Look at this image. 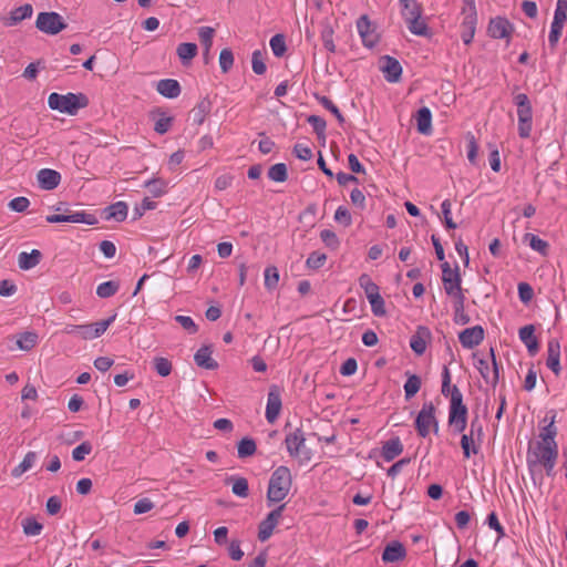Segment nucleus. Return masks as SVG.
<instances>
[{"label": "nucleus", "mask_w": 567, "mask_h": 567, "mask_svg": "<svg viewBox=\"0 0 567 567\" xmlns=\"http://www.w3.org/2000/svg\"><path fill=\"white\" fill-rule=\"evenodd\" d=\"M558 458V444H546L530 441L526 453V463L532 477L542 474L544 470L549 477L555 476Z\"/></svg>", "instance_id": "1"}, {"label": "nucleus", "mask_w": 567, "mask_h": 567, "mask_svg": "<svg viewBox=\"0 0 567 567\" xmlns=\"http://www.w3.org/2000/svg\"><path fill=\"white\" fill-rule=\"evenodd\" d=\"M292 486V475L289 467L285 465L278 466L271 474L268 489L267 501L270 504L279 503L286 498Z\"/></svg>", "instance_id": "2"}, {"label": "nucleus", "mask_w": 567, "mask_h": 567, "mask_svg": "<svg viewBox=\"0 0 567 567\" xmlns=\"http://www.w3.org/2000/svg\"><path fill=\"white\" fill-rule=\"evenodd\" d=\"M48 105L51 110L75 115L79 110L89 105V99L83 93L59 94L53 92L48 97Z\"/></svg>", "instance_id": "3"}, {"label": "nucleus", "mask_w": 567, "mask_h": 567, "mask_svg": "<svg viewBox=\"0 0 567 567\" xmlns=\"http://www.w3.org/2000/svg\"><path fill=\"white\" fill-rule=\"evenodd\" d=\"M449 424L455 433H463L467 425V408L463 403V394L453 385L449 411Z\"/></svg>", "instance_id": "4"}, {"label": "nucleus", "mask_w": 567, "mask_h": 567, "mask_svg": "<svg viewBox=\"0 0 567 567\" xmlns=\"http://www.w3.org/2000/svg\"><path fill=\"white\" fill-rule=\"evenodd\" d=\"M517 107L518 135L522 138L530 136L533 128V107L529 97L525 93H517L513 97Z\"/></svg>", "instance_id": "5"}, {"label": "nucleus", "mask_w": 567, "mask_h": 567, "mask_svg": "<svg viewBox=\"0 0 567 567\" xmlns=\"http://www.w3.org/2000/svg\"><path fill=\"white\" fill-rule=\"evenodd\" d=\"M115 320V316L107 319L85 324H66L63 329L65 334L79 336L83 340H92L101 337L111 323Z\"/></svg>", "instance_id": "6"}, {"label": "nucleus", "mask_w": 567, "mask_h": 567, "mask_svg": "<svg viewBox=\"0 0 567 567\" xmlns=\"http://www.w3.org/2000/svg\"><path fill=\"white\" fill-rule=\"evenodd\" d=\"M285 444L288 454L298 458L301 464L311 460V451L306 447L305 433L300 427H296L286 435Z\"/></svg>", "instance_id": "7"}, {"label": "nucleus", "mask_w": 567, "mask_h": 567, "mask_svg": "<svg viewBox=\"0 0 567 567\" xmlns=\"http://www.w3.org/2000/svg\"><path fill=\"white\" fill-rule=\"evenodd\" d=\"M431 427H433L434 432L437 433L439 423L435 417V408L432 402H424L416 416L415 429L421 437H426Z\"/></svg>", "instance_id": "8"}, {"label": "nucleus", "mask_w": 567, "mask_h": 567, "mask_svg": "<svg viewBox=\"0 0 567 567\" xmlns=\"http://www.w3.org/2000/svg\"><path fill=\"white\" fill-rule=\"evenodd\" d=\"M35 27L43 33L54 35L64 30L66 24L56 12H40L35 21Z\"/></svg>", "instance_id": "9"}, {"label": "nucleus", "mask_w": 567, "mask_h": 567, "mask_svg": "<svg viewBox=\"0 0 567 567\" xmlns=\"http://www.w3.org/2000/svg\"><path fill=\"white\" fill-rule=\"evenodd\" d=\"M489 353L492 357V369L489 368V363L485 359H476L475 367L478 370L480 374L484 379L487 384H491L495 388L499 380V370L498 364L495 359L494 349H489Z\"/></svg>", "instance_id": "10"}, {"label": "nucleus", "mask_w": 567, "mask_h": 567, "mask_svg": "<svg viewBox=\"0 0 567 567\" xmlns=\"http://www.w3.org/2000/svg\"><path fill=\"white\" fill-rule=\"evenodd\" d=\"M47 221L50 224L58 223H74V224H86V225H95L97 224V218L93 214L81 212H70V215L54 214L48 215Z\"/></svg>", "instance_id": "11"}, {"label": "nucleus", "mask_w": 567, "mask_h": 567, "mask_svg": "<svg viewBox=\"0 0 567 567\" xmlns=\"http://www.w3.org/2000/svg\"><path fill=\"white\" fill-rule=\"evenodd\" d=\"M286 507V504H281L274 511H271L264 520L259 524L258 530V539L260 542H266L270 538L274 533L275 527L278 525L279 519L282 516V512Z\"/></svg>", "instance_id": "12"}, {"label": "nucleus", "mask_w": 567, "mask_h": 567, "mask_svg": "<svg viewBox=\"0 0 567 567\" xmlns=\"http://www.w3.org/2000/svg\"><path fill=\"white\" fill-rule=\"evenodd\" d=\"M442 268V282L444 290L447 293H452L455 290L462 288V278L460 274V268L456 265L454 269L451 268L447 261H444L441 265Z\"/></svg>", "instance_id": "13"}, {"label": "nucleus", "mask_w": 567, "mask_h": 567, "mask_svg": "<svg viewBox=\"0 0 567 567\" xmlns=\"http://www.w3.org/2000/svg\"><path fill=\"white\" fill-rule=\"evenodd\" d=\"M458 340L463 348L473 349L484 340V329L482 326L466 328L458 333Z\"/></svg>", "instance_id": "14"}, {"label": "nucleus", "mask_w": 567, "mask_h": 567, "mask_svg": "<svg viewBox=\"0 0 567 567\" xmlns=\"http://www.w3.org/2000/svg\"><path fill=\"white\" fill-rule=\"evenodd\" d=\"M431 339V331L427 327L419 326L415 333L410 339V347L415 354L422 355L425 350L429 340Z\"/></svg>", "instance_id": "15"}, {"label": "nucleus", "mask_w": 567, "mask_h": 567, "mask_svg": "<svg viewBox=\"0 0 567 567\" xmlns=\"http://www.w3.org/2000/svg\"><path fill=\"white\" fill-rule=\"evenodd\" d=\"M281 410V396L277 386H272L268 393L266 419L269 423H274Z\"/></svg>", "instance_id": "16"}, {"label": "nucleus", "mask_w": 567, "mask_h": 567, "mask_svg": "<svg viewBox=\"0 0 567 567\" xmlns=\"http://www.w3.org/2000/svg\"><path fill=\"white\" fill-rule=\"evenodd\" d=\"M487 31L494 39H505L509 38L513 27L507 19L496 17L489 21Z\"/></svg>", "instance_id": "17"}, {"label": "nucleus", "mask_w": 567, "mask_h": 567, "mask_svg": "<svg viewBox=\"0 0 567 567\" xmlns=\"http://www.w3.org/2000/svg\"><path fill=\"white\" fill-rule=\"evenodd\" d=\"M37 179L42 189L52 190L59 186L61 175L54 169L42 168L38 172Z\"/></svg>", "instance_id": "18"}, {"label": "nucleus", "mask_w": 567, "mask_h": 567, "mask_svg": "<svg viewBox=\"0 0 567 567\" xmlns=\"http://www.w3.org/2000/svg\"><path fill=\"white\" fill-rule=\"evenodd\" d=\"M382 60L383 64L381 65V70L386 81L392 83L398 82L402 74V66L399 61L389 55L383 56Z\"/></svg>", "instance_id": "19"}, {"label": "nucleus", "mask_w": 567, "mask_h": 567, "mask_svg": "<svg viewBox=\"0 0 567 567\" xmlns=\"http://www.w3.org/2000/svg\"><path fill=\"white\" fill-rule=\"evenodd\" d=\"M357 29L365 47L372 48L377 41V35L367 16H361L357 21Z\"/></svg>", "instance_id": "20"}, {"label": "nucleus", "mask_w": 567, "mask_h": 567, "mask_svg": "<svg viewBox=\"0 0 567 567\" xmlns=\"http://www.w3.org/2000/svg\"><path fill=\"white\" fill-rule=\"evenodd\" d=\"M546 365L556 374L560 373V344L556 339L549 340L547 344Z\"/></svg>", "instance_id": "21"}, {"label": "nucleus", "mask_w": 567, "mask_h": 567, "mask_svg": "<svg viewBox=\"0 0 567 567\" xmlns=\"http://www.w3.org/2000/svg\"><path fill=\"white\" fill-rule=\"evenodd\" d=\"M212 353H213V349L210 346H203L200 347L195 355H194V361L195 363L200 367V368H204L206 370H215L218 368V363L216 360H214L212 358Z\"/></svg>", "instance_id": "22"}, {"label": "nucleus", "mask_w": 567, "mask_h": 567, "mask_svg": "<svg viewBox=\"0 0 567 567\" xmlns=\"http://www.w3.org/2000/svg\"><path fill=\"white\" fill-rule=\"evenodd\" d=\"M518 336L520 341L527 347L530 355H535L539 349L537 338L535 336V328L533 324L524 326L519 329Z\"/></svg>", "instance_id": "23"}, {"label": "nucleus", "mask_w": 567, "mask_h": 567, "mask_svg": "<svg viewBox=\"0 0 567 567\" xmlns=\"http://www.w3.org/2000/svg\"><path fill=\"white\" fill-rule=\"evenodd\" d=\"M403 452V444L400 437L395 436L385 441L382 445L381 455L384 461L391 462Z\"/></svg>", "instance_id": "24"}, {"label": "nucleus", "mask_w": 567, "mask_h": 567, "mask_svg": "<svg viewBox=\"0 0 567 567\" xmlns=\"http://www.w3.org/2000/svg\"><path fill=\"white\" fill-rule=\"evenodd\" d=\"M416 128L423 135H431L432 128V113L426 106L421 107L415 115Z\"/></svg>", "instance_id": "25"}, {"label": "nucleus", "mask_w": 567, "mask_h": 567, "mask_svg": "<svg viewBox=\"0 0 567 567\" xmlns=\"http://www.w3.org/2000/svg\"><path fill=\"white\" fill-rule=\"evenodd\" d=\"M464 20L462 22L461 38L464 44H470L473 41L476 27V11H467L464 13Z\"/></svg>", "instance_id": "26"}, {"label": "nucleus", "mask_w": 567, "mask_h": 567, "mask_svg": "<svg viewBox=\"0 0 567 567\" xmlns=\"http://www.w3.org/2000/svg\"><path fill=\"white\" fill-rule=\"evenodd\" d=\"M406 555L404 546L400 542H392L385 546L382 553L384 563H395L402 560Z\"/></svg>", "instance_id": "27"}, {"label": "nucleus", "mask_w": 567, "mask_h": 567, "mask_svg": "<svg viewBox=\"0 0 567 567\" xmlns=\"http://www.w3.org/2000/svg\"><path fill=\"white\" fill-rule=\"evenodd\" d=\"M156 90L161 95L167 99L177 97L182 91L178 81L174 79L159 80L156 84Z\"/></svg>", "instance_id": "28"}, {"label": "nucleus", "mask_w": 567, "mask_h": 567, "mask_svg": "<svg viewBox=\"0 0 567 567\" xmlns=\"http://www.w3.org/2000/svg\"><path fill=\"white\" fill-rule=\"evenodd\" d=\"M42 259V252L38 249H32L31 252L22 251L18 256V265L22 270H30L37 267Z\"/></svg>", "instance_id": "29"}, {"label": "nucleus", "mask_w": 567, "mask_h": 567, "mask_svg": "<svg viewBox=\"0 0 567 567\" xmlns=\"http://www.w3.org/2000/svg\"><path fill=\"white\" fill-rule=\"evenodd\" d=\"M152 116L155 118L154 131L156 133L163 135L171 130L174 121L173 116L167 115L161 110L153 112Z\"/></svg>", "instance_id": "30"}, {"label": "nucleus", "mask_w": 567, "mask_h": 567, "mask_svg": "<svg viewBox=\"0 0 567 567\" xmlns=\"http://www.w3.org/2000/svg\"><path fill=\"white\" fill-rule=\"evenodd\" d=\"M557 427L555 426V414L551 416L549 422L540 427L538 439L535 442L546 443V444H557Z\"/></svg>", "instance_id": "31"}, {"label": "nucleus", "mask_w": 567, "mask_h": 567, "mask_svg": "<svg viewBox=\"0 0 567 567\" xmlns=\"http://www.w3.org/2000/svg\"><path fill=\"white\" fill-rule=\"evenodd\" d=\"M399 2L402 6V17L405 22L421 18L422 8L416 0H399Z\"/></svg>", "instance_id": "32"}, {"label": "nucleus", "mask_w": 567, "mask_h": 567, "mask_svg": "<svg viewBox=\"0 0 567 567\" xmlns=\"http://www.w3.org/2000/svg\"><path fill=\"white\" fill-rule=\"evenodd\" d=\"M127 205L124 202H117L105 209V218L123 221L127 216Z\"/></svg>", "instance_id": "33"}, {"label": "nucleus", "mask_w": 567, "mask_h": 567, "mask_svg": "<svg viewBox=\"0 0 567 567\" xmlns=\"http://www.w3.org/2000/svg\"><path fill=\"white\" fill-rule=\"evenodd\" d=\"M197 51V45L190 42L181 43L176 49V53L184 65L196 56Z\"/></svg>", "instance_id": "34"}, {"label": "nucleus", "mask_w": 567, "mask_h": 567, "mask_svg": "<svg viewBox=\"0 0 567 567\" xmlns=\"http://www.w3.org/2000/svg\"><path fill=\"white\" fill-rule=\"evenodd\" d=\"M226 483H231V492L238 497H247L249 494L248 481L245 477L230 476Z\"/></svg>", "instance_id": "35"}, {"label": "nucleus", "mask_w": 567, "mask_h": 567, "mask_svg": "<svg viewBox=\"0 0 567 567\" xmlns=\"http://www.w3.org/2000/svg\"><path fill=\"white\" fill-rule=\"evenodd\" d=\"M32 13H33V8L29 3L23 4L19 8H16L14 10H12L10 12V18H9V21L7 24L16 25L19 22H21L22 20L30 18L32 16Z\"/></svg>", "instance_id": "36"}, {"label": "nucleus", "mask_w": 567, "mask_h": 567, "mask_svg": "<svg viewBox=\"0 0 567 567\" xmlns=\"http://www.w3.org/2000/svg\"><path fill=\"white\" fill-rule=\"evenodd\" d=\"M37 458H38V455L35 452H32V451L28 452L24 455L22 462L12 470L11 475L13 477L21 476L23 473L29 471L34 465Z\"/></svg>", "instance_id": "37"}, {"label": "nucleus", "mask_w": 567, "mask_h": 567, "mask_svg": "<svg viewBox=\"0 0 567 567\" xmlns=\"http://www.w3.org/2000/svg\"><path fill=\"white\" fill-rule=\"evenodd\" d=\"M480 445L473 436L470 434H463L461 439V447L463 450V454L465 458H470L472 454H477L480 451Z\"/></svg>", "instance_id": "38"}, {"label": "nucleus", "mask_w": 567, "mask_h": 567, "mask_svg": "<svg viewBox=\"0 0 567 567\" xmlns=\"http://www.w3.org/2000/svg\"><path fill=\"white\" fill-rule=\"evenodd\" d=\"M523 239L525 243H528L529 247L533 250L542 254L543 256L547 255L548 247H549L547 241L543 240L538 236L530 234V233L525 234Z\"/></svg>", "instance_id": "39"}, {"label": "nucleus", "mask_w": 567, "mask_h": 567, "mask_svg": "<svg viewBox=\"0 0 567 567\" xmlns=\"http://www.w3.org/2000/svg\"><path fill=\"white\" fill-rule=\"evenodd\" d=\"M408 379L404 383L405 400H411L421 389V378L416 374L406 373Z\"/></svg>", "instance_id": "40"}, {"label": "nucleus", "mask_w": 567, "mask_h": 567, "mask_svg": "<svg viewBox=\"0 0 567 567\" xmlns=\"http://www.w3.org/2000/svg\"><path fill=\"white\" fill-rule=\"evenodd\" d=\"M38 343V334L35 332L27 331L18 336L17 347L20 350L29 351Z\"/></svg>", "instance_id": "41"}, {"label": "nucleus", "mask_w": 567, "mask_h": 567, "mask_svg": "<svg viewBox=\"0 0 567 567\" xmlns=\"http://www.w3.org/2000/svg\"><path fill=\"white\" fill-rule=\"evenodd\" d=\"M256 442L250 437H244L239 441L237 446V453L239 458H246L252 456L256 453Z\"/></svg>", "instance_id": "42"}, {"label": "nucleus", "mask_w": 567, "mask_h": 567, "mask_svg": "<svg viewBox=\"0 0 567 567\" xmlns=\"http://www.w3.org/2000/svg\"><path fill=\"white\" fill-rule=\"evenodd\" d=\"M359 285L364 290L368 300L380 293L379 286L373 282L370 276L367 274H363L359 277Z\"/></svg>", "instance_id": "43"}, {"label": "nucleus", "mask_w": 567, "mask_h": 567, "mask_svg": "<svg viewBox=\"0 0 567 567\" xmlns=\"http://www.w3.org/2000/svg\"><path fill=\"white\" fill-rule=\"evenodd\" d=\"M268 178L274 182H285L288 178L287 166L284 163H277L268 169Z\"/></svg>", "instance_id": "44"}, {"label": "nucleus", "mask_w": 567, "mask_h": 567, "mask_svg": "<svg viewBox=\"0 0 567 567\" xmlns=\"http://www.w3.org/2000/svg\"><path fill=\"white\" fill-rule=\"evenodd\" d=\"M408 29L411 33L420 37L430 35L429 27L421 18H414L406 22Z\"/></svg>", "instance_id": "45"}, {"label": "nucleus", "mask_w": 567, "mask_h": 567, "mask_svg": "<svg viewBox=\"0 0 567 567\" xmlns=\"http://www.w3.org/2000/svg\"><path fill=\"white\" fill-rule=\"evenodd\" d=\"M23 533L27 536H38L43 529V525L33 517H27L22 520Z\"/></svg>", "instance_id": "46"}, {"label": "nucleus", "mask_w": 567, "mask_h": 567, "mask_svg": "<svg viewBox=\"0 0 567 567\" xmlns=\"http://www.w3.org/2000/svg\"><path fill=\"white\" fill-rule=\"evenodd\" d=\"M307 122L312 126L313 132L317 134L318 138L326 140L327 123L324 118L318 115H310L308 116Z\"/></svg>", "instance_id": "47"}, {"label": "nucleus", "mask_w": 567, "mask_h": 567, "mask_svg": "<svg viewBox=\"0 0 567 567\" xmlns=\"http://www.w3.org/2000/svg\"><path fill=\"white\" fill-rule=\"evenodd\" d=\"M118 288H120L118 282L112 281V280L105 281L97 286L96 295L100 298H110L117 292Z\"/></svg>", "instance_id": "48"}, {"label": "nucleus", "mask_w": 567, "mask_h": 567, "mask_svg": "<svg viewBox=\"0 0 567 567\" xmlns=\"http://www.w3.org/2000/svg\"><path fill=\"white\" fill-rule=\"evenodd\" d=\"M153 365L157 374L161 377H168L173 368L171 361L163 357L154 358Z\"/></svg>", "instance_id": "49"}, {"label": "nucleus", "mask_w": 567, "mask_h": 567, "mask_svg": "<svg viewBox=\"0 0 567 567\" xmlns=\"http://www.w3.org/2000/svg\"><path fill=\"white\" fill-rule=\"evenodd\" d=\"M265 287L268 290H272L278 286L279 282V272L277 267L269 266L265 269Z\"/></svg>", "instance_id": "50"}, {"label": "nucleus", "mask_w": 567, "mask_h": 567, "mask_svg": "<svg viewBox=\"0 0 567 567\" xmlns=\"http://www.w3.org/2000/svg\"><path fill=\"white\" fill-rule=\"evenodd\" d=\"M270 48L275 56H282L287 50L285 37L282 34H275L270 39Z\"/></svg>", "instance_id": "51"}, {"label": "nucleus", "mask_w": 567, "mask_h": 567, "mask_svg": "<svg viewBox=\"0 0 567 567\" xmlns=\"http://www.w3.org/2000/svg\"><path fill=\"white\" fill-rule=\"evenodd\" d=\"M234 65V54L228 48L223 49L219 54V66L224 73H227Z\"/></svg>", "instance_id": "52"}, {"label": "nucleus", "mask_w": 567, "mask_h": 567, "mask_svg": "<svg viewBox=\"0 0 567 567\" xmlns=\"http://www.w3.org/2000/svg\"><path fill=\"white\" fill-rule=\"evenodd\" d=\"M371 311L375 317H384L386 313L384 299L380 293L369 299Z\"/></svg>", "instance_id": "53"}, {"label": "nucleus", "mask_w": 567, "mask_h": 567, "mask_svg": "<svg viewBox=\"0 0 567 567\" xmlns=\"http://www.w3.org/2000/svg\"><path fill=\"white\" fill-rule=\"evenodd\" d=\"M214 33L215 30L210 27H202L198 30L199 40L207 52H209L213 45Z\"/></svg>", "instance_id": "54"}, {"label": "nucleus", "mask_w": 567, "mask_h": 567, "mask_svg": "<svg viewBox=\"0 0 567 567\" xmlns=\"http://www.w3.org/2000/svg\"><path fill=\"white\" fill-rule=\"evenodd\" d=\"M319 103L328 111H330L340 124L344 123V117L333 102L327 96H317Z\"/></svg>", "instance_id": "55"}, {"label": "nucleus", "mask_w": 567, "mask_h": 567, "mask_svg": "<svg viewBox=\"0 0 567 567\" xmlns=\"http://www.w3.org/2000/svg\"><path fill=\"white\" fill-rule=\"evenodd\" d=\"M327 260V255L320 251H312L306 260V265L310 269L321 268Z\"/></svg>", "instance_id": "56"}, {"label": "nucleus", "mask_w": 567, "mask_h": 567, "mask_svg": "<svg viewBox=\"0 0 567 567\" xmlns=\"http://www.w3.org/2000/svg\"><path fill=\"white\" fill-rule=\"evenodd\" d=\"M251 68H252V71L258 75L264 74L267 70L266 63L264 61V55L259 50H256L252 52Z\"/></svg>", "instance_id": "57"}, {"label": "nucleus", "mask_w": 567, "mask_h": 567, "mask_svg": "<svg viewBox=\"0 0 567 567\" xmlns=\"http://www.w3.org/2000/svg\"><path fill=\"white\" fill-rule=\"evenodd\" d=\"M92 452V444L87 441L82 442L72 451V457L76 462H81Z\"/></svg>", "instance_id": "58"}, {"label": "nucleus", "mask_w": 567, "mask_h": 567, "mask_svg": "<svg viewBox=\"0 0 567 567\" xmlns=\"http://www.w3.org/2000/svg\"><path fill=\"white\" fill-rule=\"evenodd\" d=\"M320 238L324 245L331 249H336L339 246V239L336 233L330 229H323L320 233Z\"/></svg>", "instance_id": "59"}, {"label": "nucleus", "mask_w": 567, "mask_h": 567, "mask_svg": "<svg viewBox=\"0 0 567 567\" xmlns=\"http://www.w3.org/2000/svg\"><path fill=\"white\" fill-rule=\"evenodd\" d=\"M554 21L565 23L567 20V0H557L554 12Z\"/></svg>", "instance_id": "60"}, {"label": "nucleus", "mask_w": 567, "mask_h": 567, "mask_svg": "<svg viewBox=\"0 0 567 567\" xmlns=\"http://www.w3.org/2000/svg\"><path fill=\"white\" fill-rule=\"evenodd\" d=\"M293 154L302 161H309L312 157V150L309 145L303 143H297L293 146Z\"/></svg>", "instance_id": "61"}, {"label": "nucleus", "mask_w": 567, "mask_h": 567, "mask_svg": "<svg viewBox=\"0 0 567 567\" xmlns=\"http://www.w3.org/2000/svg\"><path fill=\"white\" fill-rule=\"evenodd\" d=\"M473 436L478 443H482L483 437V425L478 420V416H475L471 421L470 432L467 433Z\"/></svg>", "instance_id": "62"}, {"label": "nucleus", "mask_w": 567, "mask_h": 567, "mask_svg": "<svg viewBox=\"0 0 567 567\" xmlns=\"http://www.w3.org/2000/svg\"><path fill=\"white\" fill-rule=\"evenodd\" d=\"M30 205V202L27 197H16L13 199H11L8 204L9 208L14 210V212H18V213H22L24 212Z\"/></svg>", "instance_id": "63"}, {"label": "nucleus", "mask_w": 567, "mask_h": 567, "mask_svg": "<svg viewBox=\"0 0 567 567\" xmlns=\"http://www.w3.org/2000/svg\"><path fill=\"white\" fill-rule=\"evenodd\" d=\"M334 219L336 221L343 224L344 226H350L352 223V218L349 210L343 206H339L337 208L334 213Z\"/></svg>", "instance_id": "64"}]
</instances>
